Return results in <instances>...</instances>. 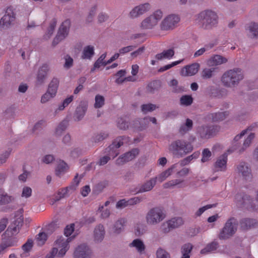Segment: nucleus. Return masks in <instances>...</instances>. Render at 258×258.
Segmentation results:
<instances>
[{"label": "nucleus", "instance_id": "35", "mask_svg": "<svg viewBox=\"0 0 258 258\" xmlns=\"http://www.w3.org/2000/svg\"><path fill=\"white\" fill-rule=\"evenodd\" d=\"M59 81L57 79L53 78L48 86L47 91L50 93V97H54L57 92Z\"/></svg>", "mask_w": 258, "mask_h": 258}, {"label": "nucleus", "instance_id": "7", "mask_svg": "<svg viewBox=\"0 0 258 258\" xmlns=\"http://www.w3.org/2000/svg\"><path fill=\"white\" fill-rule=\"evenodd\" d=\"M166 218V214L164 210L159 207H155L150 209L145 216L146 223L149 226H155Z\"/></svg>", "mask_w": 258, "mask_h": 258}, {"label": "nucleus", "instance_id": "50", "mask_svg": "<svg viewBox=\"0 0 258 258\" xmlns=\"http://www.w3.org/2000/svg\"><path fill=\"white\" fill-rule=\"evenodd\" d=\"M160 86V82L154 81L150 83L147 86V90L148 92L153 93L157 90Z\"/></svg>", "mask_w": 258, "mask_h": 258}, {"label": "nucleus", "instance_id": "34", "mask_svg": "<svg viewBox=\"0 0 258 258\" xmlns=\"http://www.w3.org/2000/svg\"><path fill=\"white\" fill-rule=\"evenodd\" d=\"M105 231L103 225H99L94 230V240L96 242H101L104 237Z\"/></svg>", "mask_w": 258, "mask_h": 258}, {"label": "nucleus", "instance_id": "40", "mask_svg": "<svg viewBox=\"0 0 258 258\" xmlns=\"http://www.w3.org/2000/svg\"><path fill=\"white\" fill-rule=\"evenodd\" d=\"M240 224L242 228L248 229L254 227L256 221L255 219L245 218L241 221Z\"/></svg>", "mask_w": 258, "mask_h": 258}, {"label": "nucleus", "instance_id": "1", "mask_svg": "<svg viewBox=\"0 0 258 258\" xmlns=\"http://www.w3.org/2000/svg\"><path fill=\"white\" fill-rule=\"evenodd\" d=\"M258 128V122L252 123L245 130H243L240 134L236 135L233 141V145L231 147V151H237L239 154L244 152L247 148H248L254 138V133H250L248 136L245 139L242 144L239 142L240 139L247 132L255 131Z\"/></svg>", "mask_w": 258, "mask_h": 258}, {"label": "nucleus", "instance_id": "3", "mask_svg": "<svg viewBox=\"0 0 258 258\" xmlns=\"http://www.w3.org/2000/svg\"><path fill=\"white\" fill-rule=\"evenodd\" d=\"M218 20L216 13L211 10L202 11L195 16L196 23L205 30H211L216 27Z\"/></svg>", "mask_w": 258, "mask_h": 258}, {"label": "nucleus", "instance_id": "13", "mask_svg": "<svg viewBox=\"0 0 258 258\" xmlns=\"http://www.w3.org/2000/svg\"><path fill=\"white\" fill-rule=\"evenodd\" d=\"M180 21L179 17L175 14H171L166 17L160 25L162 30H170L173 29Z\"/></svg>", "mask_w": 258, "mask_h": 258}, {"label": "nucleus", "instance_id": "4", "mask_svg": "<svg viewBox=\"0 0 258 258\" xmlns=\"http://www.w3.org/2000/svg\"><path fill=\"white\" fill-rule=\"evenodd\" d=\"M244 78L242 71L239 68H234L226 71L221 77V82L227 88L237 86Z\"/></svg>", "mask_w": 258, "mask_h": 258}, {"label": "nucleus", "instance_id": "18", "mask_svg": "<svg viewBox=\"0 0 258 258\" xmlns=\"http://www.w3.org/2000/svg\"><path fill=\"white\" fill-rule=\"evenodd\" d=\"M92 254L89 247L83 244L79 245L74 252V258H90Z\"/></svg>", "mask_w": 258, "mask_h": 258}, {"label": "nucleus", "instance_id": "64", "mask_svg": "<svg viewBox=\"0 0 258 258\" xmlns=\"http://www.w3.org/2000/svg\"><path fill=\"white\" fill-rule=\"evenodd\" d=\"M108 185L107 181H102L98 183L95 186V190L98 192L102 191Z\"/></svg>", "mask_w": 258, "mask_h": 258}, {"label": "nucleus", "instance_id": "22", "mask_svg": "<svg viewBox=\"0 0 258 258\" xmlns=\"http://www.w3.org/2000/svg\"><path fill=\"white\" fill-rule=\"evenodd\" d=\"M156 178H154V177L150 178L137 188V193H143L151 191L156 185Z\"/></svg>", "mask_w": 258, "mask_h": 258}, {"label": "nucleus", "instance_id": "49", "mask_svg": "<svg viewBox=\"0 0 258 258\" xmlns=\"http://www.w3.org/2000/svg\"><path fill=\"white\" fill-rule=\"evenodd\" d=\"M157 107L155 104L152 103L144 104L141 105V108L142 111L144 113H147L149 112H152L155 110Z\"/></svg>", "mask_w": 258, "mask_h": 258}, {"label": "nucleus", "instance_id": "57", "mask_svg": "<svg viewBox=\"0 0 258 258\" xmlns=\"http://www.w3.org/2000/svg\"><path fill=\"white\" fill-rule=\"evenodd\" d=\"M183 59H181V60H177V61H174V62H172L170 64H167V65H165L162 67H161L159 70H158V72H163L167 70H169L170 69V68H171L172 67H173L179 63H180L181 62H182L183 61Z\"/></svg>", "mask_w": 258, "mask_h": 258}, {"label": "nucleus", "instance_id": "17", "mask_svg": "<svg viewBox=\"0 0 258 258\" xmlns=\"http://www.w3.org/2000/svg\"><path fill=\"white\" fill-rule=\"evenodd\" d=\"M151 9V5L148 3L140 4L134 7L130 12L128 16L131 19L140 17Z\"/></svg>", "mask_w": 258, "mask_h": 258}, {"label": "nucleus", "instance_id": "47", "mask_svg": "<svg viewBox=\"0 0 258 258\" xmlns=\"http://www.w3.org/2000/svg\"><path fill=\"white\" fill-rule=\"evenodd\" d=\"M12 197L9 196L2 189H0V205H4L10 203Z\"/></svg>", "mask_w": 258, "mask_h": 258}, {"label": "nucleus", "instance_id": "10", "mask_svg": "<svg viewBox=\"0 0 258 258\" xmlns=\"http://www.w3.org/2000/svg\"><path fill=\"white\" fill-rule=\"evenodd\" d=\"M235 200L236 204L239 207H245L247 209L251 208L256 210H258V191L255 201L252 200L247 195L241 196L240 194L236 195Z\"/></svg>", "mask_w": 258, "mask_h": 258}, {"label": "nucleus", "instance_id": "44", "mask_svg": "<svg viewBox=\"0 0 258 258\" xmlns=\"http://www.w3.org/2000/svg\"><path fill=\"white\" fill-rule=\"evenodd\" d=\"M56 23L57 21L55 19L52 20L48 28L47 33L44 35V39H48L50 37L54 32Z\"/></svg>", "mask_w": 258, "mask_h": 258}, {"label": "nucleus", "instance_id": "20", "mask_svg": "<svg viewBox=\"0 0 258 258\" xmlns=\"http://www.w3.org/2000/svg\"><path fill=\"white\" fill-rule=\"evenodd\" d=\"M139 153V150L135 148L120 156L116 160V164L120 165L134 159Z\"/></svg>", "mask_w": 258, "mask_h": 258}, {"label": "nucleus", "instance_id": "16", "mask_svg": "<svg viewBox=\"0 0 258 258\" xmlns=\"http://www.w3.org/2000/svg\"><path fill=\"white\" fill-rule=\"evenodd\" d=\"M236 171L245 180H250L252 177L251 168L248 163L245 162H240L237 165Z\"/></svg>", "mask_w": 258, "mask_h": 258}, {"label": "nucleus", "instance_id": "31", "mask_svg": "<svg viewBox=\"0 0 258 258\" xmlns=\"http://www.w3.org/2000/svg\"><path fill=\"white\" fill-rule=\"evenodd\" d=\"M130 247H135L137 251L140 254H143L145 252L146 248L143 241L140 239H134L129 244Z\"/></svg>", "mask_w": 258, "mask_h": 258}, {"label": "nucleus", "instance_id": "33", "mask_svg": "<svg viewBox=\"0 0 258 258\" xmlns=\"http://www.w3.org/2000/svg\"><path fill=\"white\" fill-rule=\"evenodd\" d=\"M175 52L173 48L163 50L161 53L156 55L155 57L158 60H162L164 59H171L174 55Z\"/></svg>", "mask_w": 258, "mask_h": 258}, {"label": "nucleus", "instance_id": "30", "mask_svg": "<svg viewBox=\"0 0 258 258\" xmlns=\"http://www.w3.org/2000/svg\"><path fill=\"white\" fill-rule=\"evenodd\" d=\"M164 188H173L177 186L178 188H183L185 186L184 180L179 179H176L170 180L163 184Z\"/></svg>", "mask_w": 258, "mask_h": 258}, {"label": "nucleus", "instance_id": "28", "mask_svg": "<svg viewBox=\"0 0 258 258\" xmlns=\"http://www.w3.org/2000/svg\"><path fill=\"white\" fill-rule=\"evenodd\" d=\"M127 220L124 218H120L114 223V234H119L122 232L126 225Z\"/></svg>", "mask_w": 258, "mask_h": 258}, {"label": "nucleus", "instance_id": "23", "mask_svg": "<svg viewBox=\"0 0 258 258\" xmlns=\"http://www.w3.org/2000/svg\"><path fill=\"white\" fill-rule=\"evenodd\" d=\"M200 68V64L194 63L183 67L181 71V75L183 76H191L197 73Z\"/></svg>", "mask_w": 258, "mask_h": 258}, {"label": "nucleus", "instance_id": "58", "mask_svg": "<svg viewBox=\"0 0 258 258\" xmlns=\"http://www.w3.org/2000/svg\"><path fill=\"white\" fill-rule=\"evenodd\" d=\"M74 96L71 95L69 97L65 99L61 104L59 105L58 107V110H63L64 108L67 107L73 100Z\"/></svg>", "mask_w": 258, "mask_h": 258}, {"label": "nucleus", "instance_id": "46", "mask_svg": "<svg viewBox=\"0 0 258 258\" xmlns=\"http://www.w3.org/2000/svg\"><path fill=\"white\" fill-rule=\"evenodd\" d=\"M200 155L199 151L194 152L192 155L186 157L180 161V165L184 166L188 164L193 159L198 158Z\"/></svg>", "mask_w": 258, "mask_h": 258}, {"label": "nucleus", "instance_id": "39", "mask_svg": "<svg viewBox=\"0 0 258 258\" xmlns=\"http://www.w3.org/2000/svg\"><path fill=\"white\" fill-rule=\"evenodd\" d=\"M218 243L213 241L208 244L204 248L201 250V253L207 254L216 250L218 247Z\"/></svg>", "mask_w": 258, "mask_h": 258}, {"label": "nucleus", "instance_id": "8", "mask_svg": "<svg viewBox=\"0 0 258 258\" xmlns=\"http://www.w3.org/2000/svg\"><path fill=\"white\" fill-rule=\"evenodd\" d=\"M238 222L234 217L228 219L221 230L218 237L220 240H226L232 237L236 232Z\"/></svg>", "mask_w": 258, "mask_h": 258}, {"label": "nucleus", "instance_id": "9", "mask_svg": "<svg viewBox=\"0 0 258 258\" xmlns=\"http://www.w3.org/2000/svg\"><path fill=\"white\" fill-rule=\"evenodd\" d=\"M162 17L163 12L160 10H157L142 21L141 27L144 29H153Z\"/></svg>", "mask_w": 258, "mask_h": 258}, {"label": "nucleus", "instance_id": "27", "mask_svg": "<svg viewBox=\"0 0 258 258\" xmlns=\"http://www.w3.org/2000/svg\"><path fill=\"white\" fill-rule=\"evenodd\" d=\"M125 74V70H121L119 71L115 75L117 77L115 80V82L118 84H121L124 82H134L136 80V79L133 76H128L123 78Z\"/></svg>", "mask_w": 258, "mask_h": 258}, {"label": "nucleus", "instance_id": "54", "mask_svg": "<svg viewBox=\"0 0 258 258\" xmlns=\"http://www.w3.org/2000/svg\"><path fill=\"white\" fill-rule=\"evenodd\" d=\"M95 102L94 104V107L95 108H99L103 106L104 104L105 99L103 96L100 95H97L95 98Z\"/></svg>", "mask_w": 258, "mask_h": 258}, {"label": "nucleus", "instance_id": "62", "mask_svg": "<svg viewBox=\"0 0 258 258\" xmlns=\"http://www.w3.org/2000/svg\"><path fill=\"white\" fill-rule=\"evenodd\" d=\"M33 244V240L31 239H29L27 240V242L22 245V248L24 251L28 252L31 249Z\"/></svg>", "mask_w": 258, "mask_h": 258}, {"label": "nucleus", "instance_id": "41", "mask_svg": "<svg viewBox=\"0 0 258 258\" xmlns=\"http://www.w3.org/2000/svg\"><path fill=\"white\" fill-rule=\"evenodd\" d=\"M192 249V245L190 243L184 244L181 247L182 256L181 258H189Z\"/></svg>", "mask_w": 258, "mask_h": 258}, {"label": "nucleus", "instance_id": "48", "mask_svg": "<svg viewBox=\"0 0 258 258\" xmlns=\"http://www.w3.org/2000/svg\"><path fill=\"white\" fill-rule=\"evenodd\" d=\"M216 71V68H206L202 72V77L204 79H210L214 76V73Z\"/></svg>", "mask_w": 258, "mask_h": 258}, {"label": "nucleus", "instance_id": "36", "mask_svg": "<svg viewBox=\"0 0 258 258\" xmlns=\"http://www.w3.org/2000/svg\"><path fill=\"white\" fill-rule=\"evenodd\" d=\"M193 126V122L192 120L189 118L186 119L185 122L182 124L179 130V132L182 135H184L190 131Z\"/></svg>", "mask_w": 258, "mask_h": 258}, {"label": "nucleus", "instance_id": "26", "mask_svg": "<svg viewBox=\"0 0 258 258\" xmlns=\"http://www.w3.org/2000/svg\"><path fill=\"white\" fill-rule=\"evenodd\" d=\"M228 115V111L218 112L208 114L207 118L213 122H219L224 120Z\"/></svg>", "mask_w": 258, "mask_h": 258}, {"label": "nucleus", "instance_id": "60", "mask_svg": "<svg viewBox=\"0 0 258 258\" xmlns=\"http://www.w3.org/2000/svg\"><path fill=\"white\" fill-rule=\"evenodd\" d=\"M211 155L212 153L209 149L207 148L204 149L202 152V158L201 159V161L204 163L209 161Z\"/></svg>", "mask_w": 258, "mask_h": 258}, {"label": "nucleus", "instance_id": "32", "mask_svg": "<svg viewBox=\"0 0 258 258\" xmlns=\"http://www.w3.org/2000/svg\"><path fill=\"white\" fill-rule=\"evenodd\" d=\"M48 71V66L47 64H43L39 69L37 77V84H41L43 83Z\"/></svg>", "mask_w": 258, "mask_h": 258}, {"label": "nucleus", "instance_id": "37", "mask_svg": "<svg viewBox=\"0 0 258 258\" xmlns=\"http://www.w3.org/2000/svg\"><path fill=\"white\" fill-rule=\"evenodd\" d=\"M87 111V107L85 106H79L77 107L74 115L75 120L79 121L81 120Z\"/></svg>", "mask_w": 258, "mask_h": 258}, {"label": "nucleus", "instance_id": "52", "mask_svg": "<svg viewBox=\"0 0 258 258\" xmlns=\"http://www.w3.org/2000/svg\"><path fill=\"white\" fill-rule=\"evenodd\" d=\"M156 258H170V255L166 250L159 247L156 252Z\"/></svg>", "mask_w": 258, "mask_h": 258}, {"label": "nucleus", "instance_id": "5", "mask_svg": "<svg viewBox=\"0 0 258 258\" xmlns=\"http://www.w3.org/2000/svg\"><path fill=\"white\" fill-rule=\"evenodd\" d=\"M192 145L184 140H176L168 146V150L174 157L181 158L193 150Z\"/></svg>", "mask_w": 258, "mask_h": 258}, {"label": "nucleus", "instance_id": "21", "mask_svg": "<svg viewBox=\"0 0 258 258\" xmlns=\"http://www.w3.org/2000/svg\"><path fill=\"white\" fill-rule=\"evenodd\" d=\"M228 59L224 56L219 54H214L207 60V64L209 67H216L226 63Z\"/></svg>", "mask_w": 258, "mask_h": 258}, {"label": "nucleus", "instance_id": "24", "mask_svg": "<svg viewBox=\"0 0 258 258\" xmlns=\"http://www.w3.org/2000/svg\"><path fill=\"white\" fill-rule=\"evenodd\" d=\"M179 166L178 163L174 164L167 170L161 173L157 176L155 177L154 178L157 179V181H158L159 182H162L173 173L175 172Z\"/></svg>", "mask_w": 258, "mask_h": 258}, {"label": "nucleus", "instance_id": "2", "mask_svg": "<svg viewBox=\"0 0 258 258\" xmlns=\"http://www.w3.org/2000/svg\"><path fill=\"white\" fill-rule=\"evenodd\" d=\"M23 224V217L16 218L2 235V241L7 247L16 246L18 242L17 235Z\"/></svg>", "mask_w": 258, "mask_h": 258}, {"label": "nucleus", "instance_id": "59", "mask_svg": "<svg viewBox=\"0 0 258 258\" xmlns=\"http://www.w3.org/2000/svg\"><path fill=\"white\" fill-rule=\"evenodd\" d=\"M69 189H72V186L67 187L66 188H61V189H60L58 191V195L59 196V198H56L54 200V201L52 203H51V204H53L54 202L59 201L60 199L65 197V196L68 194Z\"/></svg>", "mask_w": 258, "mask_h": 258}, {"label": "nucleus", "instance_id": "56", "mask_svg": "<svg viewBox=\"0 0 258 258\" xmlns=\"http://www.w3.org/2000/svg\"><path fill=\"white\" fill-rule=\"evenodd\" d=\"M169 85L172 87V91L174 93H180L183 91L181 87L178 86V81L175 79L170 81Z\"/></svg>", "mask_w": 258, "mask_h": 258}, {"label": "nucleus", "instance_id": "25", "mask_svg": "<svg viewBox=\"0 0 258 258\" xmlns=\"http://www.w3.org/2000/svg\"><path fill=\"white\" fill-rule=\"evenodd\" d=\"M135 121H134L132 123H128V121H126L123 118H120L117 121V125L119 129L123 130L129 128L130 126H133V128H137L140 131L142 130L143 127L139 126V123L136 124Z\"/></svg>", "mask_w": 258, "mask_h": 258}, {"label": "nucleus", "instance_id": "45", "mask_svg": "<svg viewBox=\"0 0 258 258\" xmlns=\"http://www.w3.org/2000/svg\"><path fill=\"white\" fill-rule=\"evenodd\" d=\"M192 102L193 98L190 95H183L180 98V104L182 106H189L192 103Z\"/></svg>", "mask_w": 258, "mask_h": 258}, {"label": "nucleus", "instance_id": "38", "mask_svg": "<svg viewBox=\"0 0 258 258\" xmlns=\"http://www.w3.org/2000/svg\"><path fill=\"white\" fill-rule=\"evenodd\" d=\"M94 54V47L88 45L84 47L82 52V58L83 59H91Z\"/></svg>", "mask_w": 258, "mask_h": 258}, {"label": "nucleus", "instance_id": "42", "mask_svg": "<svg viewBox=\"0 0 258 258\" xmlns=\"http://www.w3.org/2000/svg\"><path fill=\"white\" fill-rule=\"evenodd\" d=\"M68 168L67 164L63 161L60 160L55 169L56 175L60 177L66 171Z\"/></svg>", "mask_w": 258, "mask_h": 258}, {"label": "nucleus", "instance_id": "53", "mask_svg": "<svg viewBox=\"0 0 258 258\" xmlns=\"http://www.w3.org/2000/svg\"><path fill=\"white\" fill-rule=\"evenodd\" d=\"M36 241L38 245H43L47 239V235L45 232H40L36 236Z\"/></svg>", "mask_w": 258, "mask_h": 258}, {"label": "nucleus", "instance_id": "51", "mask_svg": "<svg viewBox=\"0 0 258 258\" xmlns=\"http://www.w3.org/2000/svg\"><path fill=\"white\" fill-rule=\"evenodd\" d=\"M112 61H113V56H111L107 61H102L98 59L95 62L94 64V67L92 69L91 71H94V70H95L96 69H98L101 66L105 67V66L110 63Z\"/></svg>", "mask_w": 258, "mask_h": 258}, {"label": "nucleus", "instance_id": "12", "mask_svg": "<svg viewBox=\"0 0 258 258\" xmlns=\"http://www.w3.org/2000/svg\"><path fill=\"white\" fill-rule=\"evenodd\" d=\"M218 125H202L197 129V134L203 139H209L215 136L220 130Z\"/></svg>", "mask_w": 258, "mask_h": 258}, {"label": "nucleus", "instance_id": "11", "mask_svg": "<svg viewBox=\"0 0 258 258\" xmlns=\"http://www.w3.org/2000/svg\"><path fill=\"white\" fill-rule=\"evenodd\" d=\"M16 19V14L14 9L10 6L6 9L5 14L0 20V30L3 31L9 28L14 23Z\"/></svg>", "mask_w": 258, "mask_h": 258}, {"label": "nucleus", "instance_id": "55", "mask_svg": "<svg viewBox=\"0 0 258 258\" xmlns=\"http://www.w3.org/2000/svg\"><path fill=\"white\" fill-rule=\"evenodd\" d=\"M149 121H151L153 123L156 124L157 120H156V119L155 117H146L143 119H140L139 120H135V123H136V124L139 123V124H141V123H145V125L143 126V128H144L146 125V122L148 123ZM140 126H141V125Z\"/></svg>", "mask_w": 258, "mask_h": 258}, {"label": "nucleus", "instance_id": "43", "mask_svg": "<svg viewBox=\"0 0 258 258\" xmlns=\"http://www.w3.org/2000/svg\"><path fill=\"white\" fill-rule=\"evenodd\" d=\"M130 141L128 137L122 136L118 137L114 141V147L119 148L121 146L125 144H128Z\"/></svg>", "mask_w": 258, "mask_h": 258}, {"label": "nucleus", "instance_id": "63", "mask_svg": "<svg viewBox=\"0 0 258 258\" xmlns=\"http://www.w3.org/2000/svg\"><path fill=\"white\" fill-rule=\"evenodd\" d=\"M108 137V134L103 133L96 135L93 137V141L95 143H98Z\"/></svg>", "mask_w": 258, "mask_h": 258}, {"label": "nucleus", "instance_id": "6", "mask_svg": "<svg viewBox=\"0 0 258 258\" xmlns=\"http://www.w3.org/2000/svg\"><path fill=\"white\" fill-rule=\"evenodd\" d=\"M70 238H65L61 236L55 241L53 247L46 255V258H54L55 256L62 257L69 249Z\"/></svg>", "mask_w": 258, "mask_h": 258}, {"label": "nucleus", "instance_id": "29", "mask_svg": "<svg viewBox=\"0 0 258 258\" xmlns=\"http://www.w3.org/2000/svg\"><path fill=\"white\" fill-rule=\"evenodd\" d=\"M247 30L248 35L252 39H258V23L252 22L249 24Z\"/></svg>", "mask_w": 258, "mask_h": 258}, {"label": "nucleus", "instance_id": "19", "mask_svg": "<svg viewBox=\"0 0 258 258\" xmlns=\"http://www.w3.org/2000/svg\"><path fill=\"white\" fill-rule=\"evenodd\" d=\"M228 155L224 153L218 157L214 164V170L215 172H224L227 170V163Z\"/></svg>", "mask_w": 258, "mask_h": 258}, {"label": "nucleus", "instance_id": "15", "mask_svg": "<svg viewBox=\"0 0 258 258\" xmlns=\"http://www.w3.org/2000/svg\"><path fill=\"white\" fill-rule=\"evenodd\" d=\"M184 221L181 217H175L166 221L161 225L162 231L164 233L169 232L171 229L176 228L183 225Z\"/></svg>", "mask_w": 258, "mask_h": 258}, {"label": "nucleus", "instance_id": "14", "mask_svg": "<svg viewBox=\"0 0 258 258\" xmlns=\"http://www.w3.org/2000/svg\"><path fill=\"white\" fill-rule=\"evenodd\" d=\"M71 22L69 20H66L62 23L59 27L57 34L52 42L53 46L57 45L60 41L64 39L68 35Z\"/></svg>", "mask_w": 258, "mask_h": 258}, {"label": "nucleus", "instance_id": "61", "mask_svg": "<svg viewBox=\"0 0 258 258\" xmlns=\"http://www.w3.org/2000/svg\"><path fill=\"white\" fill-rule=\"evenodd\" d=\"M68 125V121L63 120L61 121L56 129V134L59 135L62 131H64Z\"/></svg>", "mask_w": 258, "mask_h": 258}]
</instances>
